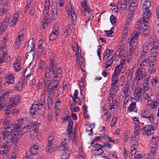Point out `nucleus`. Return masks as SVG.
<instances>
[{
    "mask_svg": "<svg viewBox=\"0 0 159 159\" xmlns=\"http://www.w3.org/2000/svg\"><path fill=\"white\" fill-rule=\"evenodd\" d=\"M52 19L54 20L56 19L57 16V8L56 6L54 5L52 6Z\"/></svg>",
    "mask_w": 159,
    "mask_h": 159,
    "instance_id": "obj_22",
    "label": "nucleus"
},
{
    "mask_svg": "<svg viewBox=\"0 0 159 159\" xmlns=\"http://www.w3.org/2000/svg\"><path fill=\"white\" fill-rule=\"evenodd\" d=\"M14 106L13 105V104H11H11L8 105L6 107L5 106V107L3 108L2 109L4 108L5 110L9 111L10 112L11 108L13 107H14Z\"/></svg>",
    "mask_w": 159,
    "mask_h": 159,
    "instance_id": "obj_41",
    "label": "nucleus"
},
{
    "mask_svg": "<svg viewBox=\"0 0 159 159\" xmlns=\"http://www.w3.org/2000/svg\"><path fill=\"white\" fill-rule=\"evenodd\" d=\"M76 59L78 65H79V67L84 62V58L82 56H80Z\"/></svg>",
    "mask_w": 159,
    "mask_h": 159,
    "instance_id": "obj_31",
    "label": "nucleus"
},
{
    "mask_svg": "<svg viewBox=\"0 0 159 159\" xmlns=\"http://www.w3.org/2000/svg\"><path fill=\"white\" fill-rule=\"evenodd\" d=\"M149 7L143 4V9L144 10L143 14V22L147 23L149 20V17L151 16L150 10H149Z\"/></svg>",
    "mask_w": 159,
    "mask_h": 159,
    "instance_id": "obj_5",
    "label": "nucleus"
},
{
    "mask_svg": "<svg viewBox=\"0 0 159 159\" xmlns=\"http://www.w3.org/2000/svg\"><path fill=\"white\" fill-rule=\"evenodd\" d=\"M12 136H10L9 138L6 140V143H3L0 147V155H4L5 159H8V153L10 148L12 146L14 142H17L19 138L16 137L17 134H14Z\"/></svg>",
    "mask_w": 159,
    "mask_h": 159,
    "instance_id": "obj_1",
    "label": "nucleus"
},
{
    "mask_svg": "<svg viewBox=\"0 0 159 159\" xmlns=\"http://www.w3.org/2000/svg\"><path fill=\"white\" fill-rule=\"evenodd\" d=\"M138 4V0H132L130 4L129 9L131 11L135 10Z\"/></svg>",
    "mask_w": 159,
    "mask_h": 159,
    "instance_id": "obj_18",
    "label": "nucleus"
},
{
    "mask_svg": "<svg viewBox=\"0 0 159 159\" xmlns=\"http://www.w3.org/2000/svg\"><path fill=\"white\" fill-rule=\"evenodd\" d=\"M111 88L110 89V95H114V93H112V92L115 90V88H115V86H113V85H111Z\"/></svg>",
    "mask_w": 159,
    "mask_h": 159,
    "instance_id": "obj_60",
    "label": "nucleus"
},
{
    "mask_svg": "<svg viewBox=\"0 0 159 159\" xmlns=\"http://www.w3.org/2000/svg\"><path fill=\"white\" fill-rule=\"evenodd\" d=\"M122 69L118 65L116 66L114 72L112 75V81H113L114 79L116 78L117 75L121 71Z\"/></svg>",
    "mask_w": 159,
    "mask_h": 159,
    "instance_id": "obj_16",
    "label": "nucleus"
},
{
    "mask_svg": "<svg viewBox=\"0 0 159 159\" xmlns=\"http://www.w3.org/2000/svg\"><path fill=\"white\" fill-rule=\"evenodd\" d=\"M142 129H143L146 135L150 136L152 134H153L154 131L156 129V128L153 125H148L144 126Z\"/></svg>",
    "mask_w": 159,
    "mask_h": 159,
    "instance_id": "obj_8",
    "label": "nucleus"
},
{
    "mask_svg": "<svg viewBox=\"0 0 159 159\" xmlns=\"http://www.w3.org/2000/svg\"><path fill=\"white\" fill-rule=\"evenodd\" d=\"M30 126L31 127V129L32 131L34 132H38L39 126L38 123H33L30 125Z\"/></svg>",
    "mask_w": 159,
    "mask_h": 159,
    "instance_id": "obj_23",
    "label": "nucleus"
},
{
    "mask_svg": "<svg viewBox=\"0 0 159 159\" xmlns=\"http://www.w3.org/2000/svg\"><path fill=\"white\" fill-rule=\"evenodd\" d=\"M143 157L140 154H138L134 156L135 159H142Z\"/></svg>",
    "mask_w": 159,
    "mask_h": 159,
    "instance_id": "obj_61",
    "label": "nucleus"
},
{
    "mask_svg": "<svg viewBox=\"0 0 159 159\" xmlns=\"http://www.w3.org/2000/svg\"><path fill=\"white\" fill-rule=\"evenodd\" d=\"M31 150H30L29 152H27L25 157L27 158V159L29 158L31 156V155H30L31 153H32L33 151H32V148H31Z\"/></svg>",
    "mask_w": 159,
    "mask_h": 159,
    "instance_id": "obj_59",
    "label": "nucleus"
},
{
    "mask_svg": "<svg viewBox=\"0 0 159 159\" xmlns=\"http://www.w3.org/2000/svg\"><path fill=\"white\" fill-rule=\"evenodd\" d=\"M147 118L148 119L151 124L156 125L157 123V120L155 119L154 116L152 114H151Z\"/></svg>",
    "mask_w": 159,
    "mask_h": 159,
    "instance_id": "obj_28",
    "label": "nucleus"
},
{
    "mask_svg": "<svg viewBox=\"0 0 159 159\" xmlns=\"http://www.w3.org/2000/svg\"><path fill=\"white\" fill-rule=\"evenodd\" d=\"M138 92L136 93V95L137 97L138 98L139 100H140V101H142V98H141V94L142 93L140 91H138Z\"/></svg>",
    "mask_w": 159,
    "mask_h": 159,
    "instance_id": "obj_57",
    "label": "nucleus"
},
{
    "mask_svg": "<svg viewBox=\"0 0 159 159\" xmlns=\"http://www.w3.org/2000/svg\"><path fill=\"white\" fill-rule=\"evenodd\" d=\"M129 86L127 85H125V88H124V94L126 95L129 90Z\"/></svg>",
    "mask_w": 159,
    "mask_h": 159,
    "instance_id": "obj_43",
    "label": "nucleus"
},
{
    "mask_svg": "<svg viewBox=\"0 0 159 159\" xmlns=\"http://www.w3.org/2000/svg\"><path fill=\"white\" fill-rule=\"evenodd\" d=\"M50 5V3L49 0H45V2L44 5L45 10H47L48 9Z\"/></svg>",
    "mask_w": 159,
    "mask_h": 159,
    "instance_id": "obj_44",
    "label": "nucleus"
},
{
    "mask_svg": "<svg viewBox=\"0 0 159 159\" xmlns=\"http://www.w3.org/2000/svg\"><path fill=\"white\" fill-rule=\"evenodd\" d=\"M38 132H34L32 131L31 133L30 137L32 139L37 138Z\"/></svg>",
    "mask_w": 159,
    "mask_h": 159,
    "instance_id": "obj_38",
    "label": "nucleus"
},
{
    "mask_svg": "<svg viewBox=\"0 0 159 159\" xmlns=\"http://www.w3.org/2000/svg\"><path fill=\"white\" fill-rule=\"evenodd\" d=\"M49 66H53L54 67L56 68V66L55 64V60L54 59H51L50 61Z\"/></svg>",
    "mask_w": 159,
    "mask_h": 159,
    "instance_id": "obj_58",
    "label": "nucleus"
},
{
    "mask_svg": "<svg viewBox=\"0 0 159 159\" xmlns=\"http://www.w3.org/2000/svg\"><path fill=\"white\" fill-rule=\"evenodd\" d=\"M139 34L138 33H132L131 34V37L130 39H129V44L132 45L134 44L137 45L138 40V38Z\"/></svg>",
    "mask_w": 159,
    "mask_h": 159,
    "instance_id": "obj_9",
    "label": "nucleus"
},
{
    "mask_svg": "<svg viewBox=\"0 0 159 159\" xmlns=\"http://www.w3.org/2000/svg\"><path fill=\"white\" fill-rule=\"evenodd\" d=\"M129 25L130 24L129 23V22H126L124 26V30H128L129 27Z\"/></svg>",
    "mask_w": 159,
    "mask_h": 159,
    "instance_id": "obj_63",
    "label": "nucleus"
},
{
    "mask_svg": "<svg viewBox=\"0 0 159 159\" xmlns=\"http://www.w3.org/2000/svg\"><path fill=\"white\" fill-rule=\"evenodd\" d=\"M158 141V137H156L155 138L152 137V142L154 143V144L156 145Z\"/></svg>",
    "mask_w": 159,
    "mask_h": 159,
    "instance_id": "obj_53",
    "label": "nucleus"
},
{
    "mask_svg": "<svg viewBox=\"0 0 159 159\" xmlns=\"http://www.w3.org/2000/svg\"><path fill=\"white\" fill-rule=\"evenodd\" d=\"M9 94V93L7 91L2 90L0 92V104H4L3 107H5L6 104L5 102L8 98Z\"/></svg>",
    "mask_w": 159,
    "mask_h": 159,
    "instance_id": "obj_7",
    "label": "nucleus"
},
{
    "mask_svg": "<svg viewBox=\"0 0 159 159\" xmlns=\"http://www.w3.org/2000/svg\"><path fill=\"white\" fill-rule=\"evenodd\" d=\"M156 68V66L155 64H152L150 66L149 70L151 74H153L155 73Z\"/></svg>",
    "mask_w": 159,
    "mask_h": 159,
    "instance_id": "obj_33",
    "label": "nucleus"
},
{
    "mask_svg": "<svg viewBox=\"0 0 159 159\" xmlns=\"http://www.w3.org/2000/svg\"><path fill=\"white\" fill-rule=\"evenodd\" d=\"M154 43L153 39L151 38H149L148 41V45L149 46H152L153 44Z\"/></svg>",
    "mask_w": 159,
    "mask_h": 159,
    "instance_id": "obj_56",
    "label": "nucleus"
},
{
    "mask_svg": "<svg viewBox=\"0 0 159 159\" xmlns=\"http://www.w3.org/2000/svg\"><path fill=\"white\" fill-rule=\"evenodd\" d=\"M110 22L112 25H114L116 22V19L113 15L111 16L110 17Z\"/></svg>",
    "mask_w": 159,
    "mask_h": 159,
    "instance_id": "obj_40",
    "label": "nucleus"
},
{
    "mask_svg": "<svg viewBox=\"0 0 159 159\" xmlns=\"http://www.w3.org/2000/svg\"><path fill=\"white\" fill-rule=\"evenodd\" d=\"M51 78H48L45 77L43 78V83H44L45 84V90L47 89L48 92L55 91L57 89L58 82L57 81L54 80L50 81Z\"/></svg>",
    "mask_w": 159,
    "mask_h": 159,
    "instance_id": "obj_2",
    "label": "nucleus"
},
{
    "mask_svg": "<svg viewBox=\"0 0 159 159\" xmlns=\"http://www.w3.org/2000/svg\"><path fill=\"white\" fill-rule=\"evenodd\" d=\"M9 20L7 19H5L2 22L1 24L2 25H3L4 26H7L9 25Z\"/></svg>",
    "mask_w": 159,
    "mask_h": 159,
    "instance_id": "obj_47",
    "label": "nucleus"
},
{
    "mask_svg": "<svg viewBox=\"0 0 159 159\" xmlns=\"http://www.w3.org/2000/svg\"><path fill=\"white\" fill-rule=\"evenodd\" d=\"M147 25L144 24V28H141L142 29L141 31H142L143 29V35L145 37H147L150 33V31L148 29V27L147 26Z\"/></svg>",
    "mask_w": 159,
    "mask_h": 159,
    "instance_id": "obj_21",
    "label": "nucleus"
},
{
    "mask_svg": "<svg viewBox=\"0 0 159 159\" xmlns=\"http://www.w3.org/2000/svg\"><path fill=\"white\" fill-rule=\"evenodd\" d=\"M53 137L50 136L48 138V143L46 147L47 151L50 153H52L57 148L56 145L53 144Z\"/></svg>",
    "mask_w": 159,
    "mask_h": 159,
    "instance_id": "obj_4",
    "label": "nucleus"
},
{
    "mask_svg": "<svg viewBox=\"0 0 159 159\" xmlns=\"http://www.w3.org/2000/svg\"><path fill=\"white\" fill-rule=\"evenodd\" d=\"M129 45L130 48H129L128 53V55L131 56L132 55L133 53L135 52L137 45L134 44H132V45H131L130 44H129Z\"/></svg>",
    "mask_w": 159,
    "mask_h": 159,
    "instance_id": "obj_25",
    "label": "nucleus"
},
{
    "mask_svg": "<svg viewBox=\"0 0 159 159\" xmlns=\"http://www.w3.org/2000/svg\"><path fill=\"white\" fill-rule=\"evenodd\" d=\"M114 57H111L106 62L105 64V65L106 66L105 67L106 68H107L111 66V65L112 64V63L114 60Z\"/></svg>",
    "mask_w": 159,
    "mask_h": 159,
    "instance_id": "obj_30",
    "label": "nucleus"
},
{
    "mask_svg": "<svg viewBox=\"0 0 159 159\" xmlns=\"http://www.w3.org/2000/svg\"><path fill=\"white\" fill-rule=\"evenodd\" d=\"M21 98L19 96L16 95L10 100L11 103L14 106L18 105L21 101Z\"/></svg>",
    "mask_w": 159,
    "mask_h": 159,
    "instance_id": "obj_15",
    "label": "nucleus"
},
{
    "mask_svg": "<svg viewBox=\"0 0 159 159\" xmlns=\"http://www.w3.org/2000/svg\"><path fill=\"white\" fill-rule=\"evenodd\" d=\"M84 78L83 77H82L81 78V80L80 81L79 86L81 90L84 89L85 85L84 83Z\"/></svg>",
    "mask_w": 159,
    "mask_h": 159,
    "instance_id": "obj_34",
    "label": "nucleus"
},
{
    "mask_svg": "<svg viewBox=\"0 0 159 159\" xmlns=\"http://www.w3.org/2000/svg\"><path fill=\"white\" fill-rule=\"evenodd\" d=\"M7 28V27L6 26H4L1 24L0 27V31L2 32H3L5 31Z\"/></svg>",
    "mask_w": 159,
    "mask_h": 159,
    "instance_id": "obj_54",
    "label": "nucleus"
},
{
    "mask_svg": "<svg viewBox=\"0 0 159 159\" xmlns=\"http://www.w3.org/2000/svg\"><path fill=\"white\" fill-rule=\"evenodd\" d=\"M103 143V145H102V148H103L104 147H106L109 148H111V145L109 143L107 142H106L105 143Z\"/></svg>",
    "mask_w": 159,
    "mask_h": 159,
    "instance_id": "obj_50",
    "label": "nucleus"
},
{
    "mask_svg": "<svg viewBox=\"0 0 159 159\" xmlns=\"http://www.w3.org/2000/svg\"><path fill=\"white\" fill-rule=\"evenodd\" d=\"M66 139H64V141H62L61 144L58 147L59 149L61 150L66 151L68 149V146L67 143L65 141Z\"/></svg>",
    "mask_w": 159,
    "mask_h": 159,
    "instance_id": "obj_17",
    "label": "nucleus"
},
{
    "mask_svg": "<svg viewBox=\"0 0 159 159\" xmlns=\"http://www.w3.org/2000/svg\"><path fill=\"white\" fill-rule=\"evenodd\" d=\"M14 67L16 71H17L20 70L21 67L20 64L18 62H15L14 64Z\"/></svg>",
    "mask_w": 159,
    "mask_h": 159,
    "instance_id": "obj_35",
    "label": "nucleus"
},
{
    "mask_svg": "<svg viewBox=\"0 0 159 159\" xmlns=\"http://www.w3.org/2000/svg\"><path fill=\"white\" fill-rule=\"evenodd\" d=\"M6 82L8 84H13L14 83L15 78L13 75L10 73L5 75Z\"/></svg>",
    "mask_w": 159,
    "mask_h": 159,
    "instance_id": "obj_12",
    "label": "nucleus"
},
{
    "mask_svg": "<svg viewBox=\"0 0 159 159\" xmlns=\"http://www.w3.org/2000/svg\"><path fill=\"white\" fill-rule=\"evenodd\" d=\"M31 129V127L30 126V125L25 126L21 130L20 133L19 134V139L21 138V135H23L26 133L28 132L29 131V130Z\"/></svg>",
    "mask_w": 159,
    "mask_h": 159,
    "instance_id": "obj_19",
    "label": "nucleus"
},
{
    "mask_svg": "<svg viewBox=\"0 0 159 159\" xmlns=\"http://www.w3.org/2000/svg\"><path fill=\"white\" fill-rule=\"evenodd\" d=\"M72 127L73 126H67V131L68 132V134L69 135H70L71 134V132L72 130Z\"/></svg>",
    "mask_w": 159,
    "mask_h": 159,
    "instance_id": "obj_55",
    "label": "nucleus"
},
{
    "mask_svg": "<svg viewBox=\"0 0 159 159\" xmlns=\"http://www.w3.org/2000/svg\"><path fill=\"white\" fill-rule=\"evenodd\" d=\"M146 1L144 3H143L145 4L147 6L149 7H150L151 6V2L150 1L145 0Z\"/></svg>",
    "mask_w": 159,
    "mask_h": 159,
    "instance_id": "obj_62",
    "label": "nucleus"
},
{
    "mask_svg": "<svg viewBox=\"0 0 159 159\" xmlns=\"http://www.w3.org/2000/svg\"><path fill=\"white\" fill-rule=\"evenodd\" d=\"M14 124L12 123L9 125L8 127L6 128L4 131H3L2 134L3 135V138L5 140L6 138H9L10 136H13V135L17 134L16 137L19 138V133L17 129H15V126H14Z\"/></svg>",
    "mask_w": 159,
    "mask_h": 159,
    "instance_id": "obj_3",
    "label": "nucleus"
},
{
    "mask_svg": "<svg viewBox=\"0 0 159 159\" xmlns=\"http://www.w3.org/2000/svg\"><path fill=\"white\" fill-rule=\"evenodd\" d=\"M40 62H39V68L42 69L44 68V66L45 64V62L44 61H43L40 60Z\"/></svg>",
    "mask_w": 159,
    "mask_h": 159,
    "instance_id": "obj_46",
    "label": "nucleus"
},
{
    "mask_svg": "<svg viewBox=\"0 0 159 159\" xmlns=\"http://www.w3.org/2000/svg\"><path fill=\"white\" fill-rule=\"evenodd\" d=\"M80 3L83 10H84V11H86L88 13L91 14L90 8L88 5L86 0H83V1L81 2Z\"/></svg>",
    "mask_w": 159,
    "mask_h": 159,
    "instance_id": "obj_13",
    "label": "nucleus"
},
{
    "mask_svg": "<svg viewBox=\"0 0 159 159\" xmlns=\"http://www.w3.org/2000/svg\"><path fill=\"white\" fill-rule=\"evenodd\" d=\"M56 69H54L53 71V75L56 74V75L54 77V78L56 81H57L58 83L59 80L60 79V77L62 73V70L60 67L57 68L56 70Z\"/></svg>",
    "mask_w": 159,
    "mask_h": 159,
    "instance_id": "obj_11",
    "label": "nucleus"
},
{
    "mask_svg": "<svg viewBox=\"0 0 159 159\" xmlns=\"http://www.w3.org/2000/svg\"><path fill=\"white\" fill-rule=\"evenodd\" d=\"M39 108V105L37 104H33L30 109L31 113L32 115H35V113L38 111Z\"/></svg>",
    "mask_w": 159,
    "mask_h": 159,
    "instance_id": "obj_24",
    "label": "nucleus"
},
{
    "mask_svg": "<svg viewBox=\"0 0 159 159\" xmlns=\"http://www.w3.org/2000/svg\"><path fill=\"white\" fill-rule=\"evenodd\" d=\"M71 11H70V12H69L68 14L69 15V16H71V18L72 19L73 23V24L75 25V24H74V22L76 20L77 15L75 13L74 10V7H72V6H71Z\"/></svg>",
    "mask_w": 159,
    "mask_h": 159,
    "instance_id": "obj_20",
    "label": "nucleus"
},
{
    "mask_svg": "<svg viewBox=\"0 0 159 159\" xmlns=\"http://www.w3.org/2000/svg\"><path fill=\"white\" fill-rule=\"evenodd\" d=\"M93 151L95 154L98 155H101L103 154L104 152L102 148L98 150H94Z\"/></svg>",
    "mask_w": 159,
    "mask_h": 159,
    "instance_id": "obj_37",
    "label": "nucleus"
},
{
    "mask_svg": "<svg viewBox=\"0 0 159 159\" xmlns=\"http://www.w3.org/2000/svg\"><path fill=\"white\" fill-rule=\"evenodd\" d=\"M151 99L150 97H148L147 100H148V103L150 102L151 107L152 108L154 109L157 107L158 105L159 104V102L157 101H156L154 102L153 104L152 105L151 103H152L153 102L149 101V100Z\"/></svg>",
    "mask_w": 159,
    "mask_h": 159,
    "instance_id": "obj_27",
    "label": "nucleus"
},
{
    "mask_svg": "<svg viewBox=\"0 0 159 159\" xmlns=\"http://www.w3.org/2000/svg\"><path fill=\"white\" fill-rule=\"evenodd\" d=\"M151 83L153 85H155L157 84L158 81L157 78L155 77L154 78L152 79L151 80Z\"/></svg>",
    "mask_w": 159,
    "mask_h": 159,
    "instance_id": "obj_45",
    "label": "nucleus"
},
{
    "mask_svg": "<svg viewBox=\"0 0 159 159\" xmlns=\"http://www.w3.org/2000/svg\"><path fill=\"white\" fill-rule=\"evenodd\" d=\"M136 106V102H133L131 103L128 108V111L129 112L132 111L135 108Z\"/></svg>",
    "mask_w": 159,
    "mask_h": 159,
    "instance_id": "obj_32",
    "label": "nucleus"
},
{
    "mask_svg": "<svg viewBox=\"0 0 159 159\" xmlns=\"http://www.w3.org/2000/svg\"><path fill=\"white\" fill-rule=\"evenodd\" d=\"M23 120L21 119L20 120H17L16 123H15L13 124L14 125V126H15V129H17L18 131V130L21 128L22 124L23 123Z\"/></svg>",
    "mask_w": 159,
    "mask_h": 159,
    "instance_id": "obj_26",
    "label": "nucleus"
},
{
    "mask_svg": "<svg viewBox=\"0 0 159 159\" xmlns=\"http://www.w3.org/2000/svg\"><path fill=\"white\" fill-rule=\"evenodd\" d=\"M153 47L154 48H157L159 47V43L158 42H155L153 43Z\"/></svg>",
    "mask_w": 159,
    "mask_h": 159,
    "instance_id": "obj_64",
    "label": "nucleus"
},
{
    "mask_svg": "<svg viewBox=\"0 0 159 159\" xmlns=\"http://www.w3.org/2000/svg\"><path fill=\"white\" fill-rule=\"evenodd\" d=\"M158 52V50L157 48H153L151 49L150 52L153 56H156Z\"/></svg>",
    "mask_w": 159,
    "mask_h": 159,
    "instance_id": "obj_36",
    "label": "nucleus"
},
{
    "mask_svg": "<svg viewBox=\"0 0 159 159\" xmlns=\"http://www.w3.org/2000/svg\"><path fill=\"white\" fill-rule=\"evenodd\" d=\"M117 117H116L113 118L111 120V126L112 127L113 125H115L117 121Z\"/></svg>",
    "mask_w": 159,
    "mask_h": 159,
    "instance_id": "obj_48",
    "label": "nucleus"
},
{
    "mask_svg": "<svg viewBox=\"0 0 159 159\" xmlns=\"http://www.w3.org/2000/svg\"><path fill=\"white\" fill-rule=\"evenodd\" d=\"M105 35L107 37L111 36L112 34L113 33V32L111 30L105 31Z\"/></svg>",
    "mask_w": 159,
    "mask_h": 159,
    "instance_id": "obj_49",
    "label": "nucleus"
},
{
    "mask_svg": "<svg viewBox=\"0 0 159 159\" xmlns=\"http://www.w3.org/2000/svg\"><path fill=\"white\" fill-rule=\"evenodd\" d=\"M56 68L54 67L53 66H49L46 70L45 76L48 77V78H51L52 75H53L54 69H56Z\"/></svg>",
    "mask_w": 159,
    "mask_h": 159,
    "instance_id": "obj_10",
    "label": "nucleus"
},
{
    "mask_svg": "<svg viewBox=\"0 0 159 159\" xmlns=\"http://www.w3.org/2000/svg\"><path fill=\"white\" fill-rule=\"evenodd\" d=\"M35 39L33 38H32L29 40L28 44L27 45V57H28V53H30L31 52H34L35 51V49L34 47L35 45Z\"/></svg>",
    "mask_w": 159,
    "mask_h": 159,
    "instance_id": "obj_6",
    "label": "nucleus"
},
{
    "mask_svg": "<svg viewBox=\"0 0 159 159\" xmlns=\"http://www.w3.org/2000/svg\"><path fill=\"white\" fill-rule=\"evenodd\" d=\"M48 102L49 108H51L53 103L52 98L54 97V91L48 92Z\"/></svg>",
    "mask_w": 159,
    "mask_h": 159,
    "instance_id": "obj_14",
    "label": "nucleus"
},
{
    "mask_svg": "<svg viewBox=\"0 0 159 159\" xmlns=\"http://www.w3.org/2000/svg\"><path fill=\"white\" fill-rule=\"evenodd\" d=\"M140 128L139 126L138 125H135V134L137 135L138 136L140 134Z\"/></svg>",
    "mask_w": 159,
    "mask_h": 159,
    "instance_id": "obj_39",
    "label": "nucleus"
},
{
    "mask_svg": "<svg viewBox=\"0 0 159 159\" xmlns=\"http://www.w3.org/2000/svg\"><path fill=\"white\" fill-rule=\"evenodd\" d=\"M93 147L95 148V150H98L100 148H102V145L98 143L95 144V145L93 146Z\"/></svg>",
    "mask_w": 159,
    "mask_h": 159,
    "instance_id": "obj_51",
    "label": "nucleus"
},
{
    "mask_svg": "<svg viewBox=\"0 0 159 159\" xmlns=\"http://www.w3.org/2000/svg\"><path fill=\"white\" fill-rule=\"evenodd\" d=\"M151 115L148 110H145L144 111H142L141 115L142 117L147 118L149 116Z\"/></svg>",
    "mask_w": 159,
    "mask_h": 159,
    "instance_id": "obj_29",
    "label": "nucleus"
},
{
    "mask_svg": "<svg viewBox=\"0 0 159 159\" xmlns=\"http://www.w3.org/2000/svg\"><path fill=\"white\" fill-rule=\"evenodd\" d=\"M45 98L42 96H41L39 101V104L41 105H43L45 104Z\"/></svg>",
    "mask_w": 159,
    "mask_h": 159,
    "instance_id": "obj_42",
    "label": "nucleus"
},
{
    "mask_svg": "<svg viewBox=\"0 0 159 159\" xmlns=\"http://www.w3.org/2000/svg\"><path fill=\"white\" fill-rule=\"evenodd\" d=\"M6 44H4V45L2 46H1L0 48V50L3 52V53L4 54H6V52H7V51H6Z\"/></svg>",
    "mask_w": 159,
    "mask_h": 159,
    "instance_id": "obj_52",
    "label": "nucleus"
}]
</instances>
